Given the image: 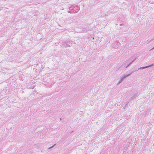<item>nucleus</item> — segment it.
<instances>
[{"label": "nucleus", "instance_id": "6e6552de", "mask_svg": "<svg viewBox=\"0 0 154 154\" xmlns=\"http://www.w3.org/2000/svg\"><path fill=\"white\" fill-rule=\"evenodd\" d=\"M76 7H77L78 8L76 9L77 11H75V13L79 11V8H78L77 6H76Z\"/></svg>", "mask_w": 154, "mask_h": 154}, {"label": "nucleus", "instance_id": "9b49d317", "mask_svg": "<svg viewBox=\"0 0 154 154\" xmlns=\"http://www.w3.org/2000/svg\"><path fill=\"white\" fill-rule=\"evenodd\" d=\"M73 12H74H74H74V11H73V12H70V11H69V13H72Z\"/></svg>", "mask_w": 154, "mask_h": 154}, {"label": "nucleus", "instance_id": "ddd939ff", "mask_svg": "<svg viewBox=\"0 0 154 154\" xmlns=\"http://www.w3.org/2000/svg\"><path fill=\"white\" fill-rule=\"evenodd\" d=\"M60 120H61V118H60Z\"/></svg>", "mask_w": 154, "mask_h": 154}, {"label": "nucleus", "instance_id": "f257e3e1", "mask_svg": "<svg viewBox=\"0 0 154 154\" xmlns=\"http://www.w3.org/2000/svg\"><path fill=\"white\" fill-rule=\"evenodd\" d=\"M154 65V63H153L152 64H151L148 66H144V67H141L140 68H139V69H143L146 68L148 67H151V66H153Z\"/></svg>", "mask_w": 154, "mask_h": 154}, {"label": "nucleus", "instance_id": "20e7f679", "mask_svg": "<svg viewBox=\"0 0 154 154\" xmlns=\"http://www.w3.org/2000/svg\"><path fill=\"white\" fill-rule=\"evenodd\" d=\"M136 59V58H135L132 61H131L130 63H129L128 64V65L126 66V68H127L128 66H129Z\"/></svg>", "mask_w": 154, "mask_h": 154}, {"label": "nucleus", "instance_id": "4468645a", "mask_svg": "<svg viewBox=\"0 0 154 154\" xmlns=\"http://www.w3.org/2000/svg\"><path fill=\"white\" fill-rule=\"evenodd\" d=\"M1 10V9L0 8V11Z\"/></svg>", "mask_w": 154, "mask_h": 154}, {"label": "nucleus", "instance_id": "f03ea898", "mask_svg": "<svg viewBox=\"0 0 154 154\" xmlns=\"http://www.w3.org/2000/svg\"><path fill=\"white\" fill-rule=\"evenodd\" d=\"M130 75V74H128L127 75H124L123 76H122L121 78L120 79V80L122 81H123L124 79L126 78V77H127L128 76H129Z\"/></svg>", "mask_w": 154, "mask_h": 154}, {"label": "nucleus", "instance_id": "7ed1b4c3", "mask_svg": "<svg viewBox=\"0 0 154 154\" xmlns=\"http://www.w3.org/2000/svg\"><path fill=\"white\" fill-rule=\"evenodd\" d=\"M139 69H137V68L135 69H134V70H133L131 71V73L129 74H130V75L131 74L133 73L134 72L138 71Z\"/></svg>", "mask_w": 154, "mask_h": 154}, {"label": "nucleus", "instance_id": "423d86ee", "mask_svg": "<svg viewBox=\"0 0 154 154\" xmlns=\"http://www.w3.org/2000/svg\"><path fill=\"white\" fill-rule=\"evenodd\" d=\"M74 8H75V7L73 6H72L69 8V10H74Z\"/></svg>", "mask_w": 154, "mask_h": 154}, {"label": "nucleus", "instance_id": "0eeeda50", "mask_svg": "<svg viewBox=\"0 0 154 154\" xmlns=\"http://www.w3.org/2000/svg\"><path fill=\"white\" fill-rule=\"evenodd\" d=\"M154 40V36L151 39L148 40V42H150Z\"/></svg>", "mask_w": 154, "mask_h": 154}, {"label": "nucleus", "instance_id": "1a4fd4ad", "mask_svg": "<svg viewBox=\"0 0 154 154\" xmlns=\"http://www.w3.org/2000/svg\"><path fill=\"white\" fill-rule=\"evenodd\" d=\"M122 82V81H121L120 80V79L118 82V83H117V85H118L119 84H120L121 82Z\"/></svg>", "mask_w": 154, "mask_h": 154}, {"label": "nucleus", "instance_id": "f8f14e48", "mask_svg": "<svg viewBox=\"0 0 154 154\" xmlns=\"http://www.w3.org/2000/svg\"><path fill=\"white\" fill-rule=\"evenodd\" d=\"M153 49H154V47L152 49H150V50H152Z\"/></svg>", "mask_w": 154, "mask_h": 154}, {"label": "nucleus", "instance_id": "39448f33", "mask_svg": "<svg viewBox=\"0 0 154 154\" xmlns=\"http://www.w3.org/2000/svg\"><path fill=\"white\" fill-rule=\"evenodd\" d=\"M137 95L136 94H134V95H132L131 97V99H133L135 98V97H136Z\"/></svg>", "mask_w": 154, "mask_h": 154}, {"label": "nucleus", "instance_id": "9d476101", "mask_svg": "<svg viewBox=\"0 0 154 154\" xmlns=\"http://www.w3.org/2000/svg\"><path fill=\"white\" fill-rule=\"evenodd\" d=\"M55 145V144H54V145H53L52 146H51V147L48 148V149H51V148H52L53 146H54Z\"/></svg>", "mask_w": 154, "mask_h": 154}]
</instances>
